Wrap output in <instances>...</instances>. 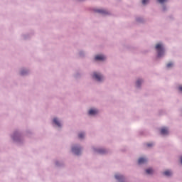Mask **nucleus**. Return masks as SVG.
<instances>
[{"label":"nucleus","mask_w":182,"mask_h":182,"mask_svg":"<svg viewBox=\"0 0 182 182\" xmlns=\"http://www.w3.org/2000/svg\"><path fill=\"white\" fill-rule=\"evenodd\" d=\"M156 48L158 51V55L159 57H161L164 53V50L163 48V45L161 43H158L156 46Z\"/></svg>","instance_id":"f257e3e1"},{"label":"nucleus","mask_w":182,"mask_h":182,"mask_svg":"<svg viewBox=\"0 0 182 182\" xmlns=\"http://www.w3.org/2000/svg\"><path fill=\"white\" fill-rule=\"evenodd\" d=\"M92 77L97 80V81H102L103 80V75L99 74L98 73H94Z\"/></svg>","instance_id":"f03ea898"},{"label":"nucleus","mask_w":182,"mask_h":182,"mask_svg":"<svg viewBox=\"0 0 182 182\" xmlns=\"http://www.w3.org/2000/svg\"><path fill=\"white\" fill-rule=\"evenodd\" d=\"M161 134H168V129L166 127H163L162 129H161Z\"/></svg>","instance_id":"7ed1b4c3"},{"label":"nucleus","mask_w":182,"mask_h":182,"mask_svg":"<svg viewBox=\"0 0 182 182\" xmlns=\"http://www.w3.org/2000/svg\"><path fill=\"white\" fill-rule=\"evenodd\" d=\"M97 113H98V109H94V108H91L89 111L90 115L97 114Z\"/></svg>","instance_id":"20e7f679"},{"label":"nucleus","mask_w":182,"mask_h":182,"mask_svg":"<svg viewBox=\"0 0 182 182\" xmlns=\"http://www.w3.org/2000/svg\"><path fill=\"white\" fill-rule=\"evenodd\" d=\"M72 151L75 154H80L81 151L80 149H78V147H73Z\"/></svg>","instance_id":"39448f33"},{"label":"nucleus","mask_w":182,"mask_h":182,"mask_svg":"<svg viewBox=\"0 0 182 182\" xmlns=\"http://www.w3.org/2000/svg\"><path fill=\"white\" fill-rule=\"evenodd\" d=\"M105 55H103L102 54L95 55V60H105Z\"/></svg>","instance_id":"423d86ee"},{"label":"nucleus","mask_w":182,"mask_h":182,"mask_svg":"<svg viewBox=\"0 0 182 182\" xmlns=\"http://www.w3.org/2000/svg\"><path fill=\"white\" fill-rule=\"evenodd\" d=\"M146 161H147L146 159H144L143 157H141V158L139 159V160H138L139 164H144L146 163Z\"/></svg>","instance_id":"0eeeda50"},{"label":"nucleus","mask_w":182,"mask_h":182,"mask_svg":"<svg viewBox=\"0 0 182 182\" xmlns=\"http://www.w3.org/2000/svg\"><path fill=\"white\" fill-rule=\"evenodd\" d=\"M115 178H116L117 180H123L124 176H121L120 174H116V175H115Z\"/></svg>","instance_id":"6e6552de"},{"label":"nucleus","mask_w":182,"mask_h":182,"mask_svg":"<svg viewBox=\"0 0 182 182\" xmlns=\"http://www.w3.org/2000/svg\"><path fill=\"white\" fill-rule=\"evenodd\" d=\"M53 123H55V124L58 126V127H60V126H61V124H60V122H58V119H53Z\"/></svg>","instance_id":"1a4fd4ad"},{"label":"nucleus","mask_w":182,"mask_h":182,"mask_svg":"<svg viewBox=\"0 0 182 182\" xmlns=\"http://www.w3.org/2000/svg\"><path fill=\"white\" fill-rule=\"evenodd\" d=\"M164 174L165 176H171L172 173H171V171H170L169 170H166V171H164Z\"/></svg>","instance_id":"9d476101"},{"label":"nucleus","mask_w":182,"mask_h":182,"mask_svg":"<svg viewBox=\"0 0 182 182\" xmlns=\"http://www.w3.org/2000/svg\"><path fill=\"white\" fill-rule=\"evenodd\" d=\"M146 173L147 174H151L153 173V169L152 168H147V170H146Z\"/></svg>","instance_id":"9b49d317"},{"label":"nucleus","mask_w":182,"mask_h":182,"mask_svg":"<svg viewBox=\"0 0 182 182\" xmlns=\"http://www.w3.org/2000/svg\"><path fill=\"white\" fill-rule=\"evenodd\" d=\"M141 82H142V80H137L136 85L137 86H139V85H141Z\"/></svg>","instance_id":"f8f14e48"},{"label":"nucleus","mask_w":182,"mask_h":182,"mask_svg":"<svg viewBox=\"0 0 182 182\" xmlns=\"http://www.w3.org/2000/svg\"><path fill=\"white\" fill-rule=\"evenodd\" d=\"M79 139H83V137H85V134L83 133H80L78 135Z\"/></svg>","instance_id":"ddd939ff"},{"label":"nucleus","mask_w":182,"mask_h":182,"mask_svg":"<svg viewBox=\"0 0 182 182\" xmlns=\"http://www.w3.org/2000/svg\"><path fill=\"white\" fill-rule=\"evenodd\" d=\"M97 11H98V13H107L105 10H97Z\"/></svg>","instance_id":"4468645a"},{"label":"nucleus","mask_w":182,"mask_h":182,"mask_svg":"<svg viewBox=\"0 0 182 182\" xmlns=\"http://www.w3.org/2000/svg\"><path fill=\"white\" fill-rule=\"evenodd\" d=\"M149 2V0H142V4H146V3Z\"/></svg>","instance_id":"2eb2a0df"},{"label":"nucleus","mask_w":182,"mask_h":182,"mask_svg":"<svg viewBox=\"0 0 182 182\" xmlns=\"http://www.w3.org/2000/svg\"><path fill=\"white\" fill-rule=\"evenodd\" d=\"M173 65V63H168L167 67H171Z\"/></svg>","instance_id":"dca6fc26"},{"label":"nucleus","mask_w":182,"mask_h":182,"mask_svg":"<svg viewBox=\"0 0 182 182\" xmlns=\"http://www.w3.org/2000/svg\"><path fill=\"white\" fill-rule=\"evenodd\" d=\"M98 152L103 154V153H105V150H99Z\"/></svg>","instance_id":"f3484780"},{"label":"nucleus","mask_w":182,"mask_h":182,"mask_svg":"<svg viewBox=\"0 0 182 182\" xmlns=\"http://www.w3.org/2000/svg\"><path fill=\"white\" fill-rule=\"evenodd\" d=\"M152 146H153V143H151V144L148 143L147 144L148 147H151Z\"/></svg>","instance_id":"a211bd4d"},{"label":"nucleus","mask_w":182,"mask_h":182,"mask_svg":"<svg viewBox=\"0 0 182 182\" xmlns=\"http://www.w3.org/2000/svg\"><path fill=\"white\" fill-rule=\"evenodd\" d=\"M167 0H158L159 3H164V1H166Z\"/></svg>","instance_id":"6ab92c4d"},{"label":"nucleus","mask_w":182,"mask_h":182,"mask_svg":"<svg viewBox=\"0 0 182 182\" xmlns=\"http://www.w3.org/2000/svg\"><path fill=\"white\" fill-rule=\"evenodd\" d=\"M179 90L182 92V86L179 87Z\"/></svg>","instance_id":"aec40b11"},{"label":"nucleus","mask_w":182,"mask_h":182,"mask_svg":"<svg viewBox=\"0 0 182 182\" xmlns=\"http://www.w3.org/2000/svg\"><path fill=\"white\" fill-rule=\"evenodd\" d=\"M21 74H25L24 71H21Z\"/></svg>","instance_id":"412c9836"},{"label":"nucleus","mask_w":182,"mask_h":182,"mask_svg":"<svg viewBox=\"0 0 182 182\" xmlns=\"http://www.w3.org/2000/svg\"><path fill=\"white\" fill-rule=\"evenodd\" d=\"M181 164H182V157H181Z\"/></svg>","instance_id":"4be33fe9"}]
</instances>
